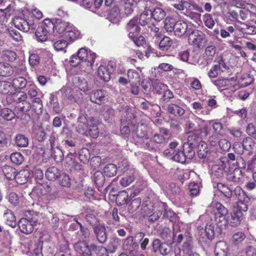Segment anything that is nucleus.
Wrapping results in <instances>:
<instances>
[{
    "label": "nucleus",
    "instance_id": "1",
    "mask_svg": "<svg viewBox=\"0 0 256 256\" xmlns=\"http://www.w3.org/2000/svg\"><path fill=\"white\" fill-rule=\"evenodd\" d=\"M40 216L37 212L27 210L24 212V217L18 222V227L20 232L25 234H31L34 228L39 223Z\"/></svg>",
    "mask_w": 256,
    "mask_h": 256
},
{
    "label": "nucleus",
    "instance_id": "2",
    "mask_svg": "<svg viewBox=\"0 0 256 256\" xmlns=\"http://www.w3.org/2000/svg\"><path fill=\"white\" fill-rule=\"evenodd\" d=\"M236 80V78L232 77L230 78H222L216 80H212L211 82L219 90L232 88V90L234 92L239 87H246L250 84V82L246 81V78H242L238 80L239 86L234 84Z\"/></svg>",
    "mask_w": 256,
    "mask_h": 256
},
{
    "label": "nucleus",
    "instance_id": "3",
    "mask_svg": "<svg viewBox=\"0 0 256 256\" xmlns=\"http://www.w3.org/2000/svg\"><path fill=\"white\" fill-rule=\"evenodd\" d=\"M76 54L82 61V70L88 73L91 72L96 57V54L90 51L88 52L86 49L82 48Z\"/></svg>",
    "mask_w": 256,
    "mask_h": 256
},
{
    "label": "nucleus",
    "instance_id": "4",
    "mask_svg": "<svg viewBox=\"0 0 256 256\" xmlns=\"http://www.w3.org/2000/svg\"><path fill=\"white\" fill-rule=\"evenodd\" d=\"M186 126L190 131L195 132L198 134L202 132L204 133L205 135L208 134L206 122L198 117L195 118L194 121H187Z\"/></svg>",
    "mask_w": 256,
    "mask_h": 256
},
{
    "label": "nucleus",
    "instance_id": "5",
    "mask_svg": "<svg viewBox=\"0 0 256 256\" xmlns=\"http://www.w3.org/2000/svg\"><path fill=\"white\" fill-rule=\"evenodd\" d=\"M9 98L12 100L13 102L16 103H22L23 106H20L21 111L23 112H26L28 111L31 108V104L30 102L26 100L28 98V95L26 92L23 91L18 92H14L10 95Z\"/></svg>",
    "mask_w": 256,
    "mask_h": 256
},
{
    "label": "nucleus",
    "instance_id": "6",
    "mask_svg": "<svg viewBox=\"0 0 256 256\" xmlns=\"http://www.w3.org/2000/svg\"><path fill=\"white\" fill-rule=\"evenodd\" d=\"M168 142V138L159 134H154L152 138L145 140V148L149 150H156L158 149L159 144H162Z\"/></svg>",
    "mask_w": 256,
    "mask_h": 256
},
{
    "label": "nucleus",
    "instance_id": "7",
    "mask_svg": "<svg viewBox=\"0 0 256 256\" xmlns=\"http://www.w3.org/2000/svg\"><path fill=\"white\" fill-rule=\"evenodd\" d=\"M188 41L190 44L200 48L206 43V35L202 32L194 30L189 34Z\"/></svg>",
    "mask_w": 256,
    "mask_h": 256
},
{
    "label": "nucleus",
    "instance_id": "8",
    "mask_svg": "<svg viewBox=\"0 0 256 256\" xmlns=\"http://www.w3.org/2000/svg\"><path fill=\"white\" fill-rule=\"evenodd\" d=\"M186 106V104L182 100L177 99L168 105L167 111L169 114L175 116H181L185 114Z\"/></svg>",
    "mask_w": 256,
    "mask_h": 256
},
{
    "label": "nucleus",
    "instance_id": "9",
    "mask_svg": "<svg viewBox=\"0 0 256 256\" xmlns=\"http://www.w3.org/2000/svg\"><path fill=\"white\" fill-rule=\"evenodd\" d=\"M132 134L134 138H138L137 142H142L145 147V140L148 138L147 136V126L142 124L134 125L132 130Z\"/></svg>",
    "mask_w": 256,
    "mask_h": 256
},
{
    "label": "nucleus",
    "instance_id": "10",
    "mask_svg": "<svg viewBox=\"0 0 256 256\" xmlns=\"http://www.w3.org/2000/svg\"><path fill=\"white\" fill-rule=\"evenodd\" d=\"M114 66V63L112 62H110L107 66H100L98 70L100 78L104 82H108L110 79V74L113 72Z\"/></svg>",
    "mask_w": 256,
    "mask_h": 256
},
{
    "label": "nucleus",
    "instance_id": "11",
    "mask_svg": "<svg viewBox=\"0 0 256 256\" xmlns=\"http://www.w3.org/2000/svg\"><path fill=\"white\" fill-rule=\"evenodd\" d=\"M107 92L102 90H92L90 94V100L92 102L98 104H104L108 98Z\"/></svg>",
    "mask_w": 256,
    "mask_h": 256
},
{
    "label": "nucleus",
    "instance_id": "12",
    "mask_svg": "<svg viewBox=\"0 0 256 256\" xmlns=\"http://www.w3.org/2000/svg\"><path fill=\"white\" fill-rule=\"evenodd\" d=\"M185 237L186 240L182 246V250L185 256H200L199 254L194 251L192 238L190 234L186 232Z\"/></svg>",
    "mask_w": 256,
    "mask_h": 256
},
{
    "label": "nucleus",
    "instance_id": "13",
    "mask_svg": "<svg viewBox=\"0 0 256 256\" xmlns=\"http://www.w3.org/2000/svg\"><path fill=\"white\" fill-rule=\"evenodd\" d=\"M14 24L18 29L26 32H28L30 29L36 28L33 21L30 20L27 21L22 18H16L14 20Z\"/></svg>",
    "mask_w": 256,
    "mask_h": 256
},
{
    "label": "nucleus",
    "instance_id": "14",
    "mask_svg": "<svg viewBox=\"0 0 256 256\" xmlns=\"http://www.w3.org/2000/svg\"><path fill=\"white\" fill-rule=\"evenodd\" d=\"M94 246H88L86 242H81L76 244L74 246L76 250L80 254L84 256H90Z\"/></svg>",
    "mask_w": 256,
    "mask_h": 256
},
{
    "label": "nucleus",
    "instance_id": "15",
    "mask_svg": "<svg viewBox=\"0 0 256 256\" xmlns=\"http://www.w3.org/2000/svg\"><path fill=\"white\" fill-rule=\"evenodd\" d=\"M216 256H230L227 244L224 241H219L216 244L214 248Z\"/></svg>",
    "mask_w": 256,
    "mask_h": 256
},
{
    "label": "nucleus",
    "instance_id": "16",
    "mask_svg": "<svg viewBox=\"0 0 256 256\" xmlns=\"http://www.w3.org/2000/svg\"><path fill=\"white\" fill-rule=\"evenodd\" d=\"M89 126V120L84 116H80L78 120L76 131L81 134L87 135V132Z\"/></svg>",
    "mask_w": 256,
    "mask_h": 256
},
{
    "label": "nucleus",
    "instance_id": "17",
    "mask_svg": "<svg viewBox=\"0 0 256 256\" xmlns=\"http://www.w3.org/2000/svg\"><path fill=\"white\" fill-rule=\"evenodd\" d=\"M94 232L98 240L100 243H104L106 239V229L105 226L101 224H97L94 228Z\"/></svg>",
    "mask_w": 256,
    "mask_h": 256
},
{
    "label": "nucleus",
    "instance_id": "18",
    "mask_svg": "<svg viewBox=\"0 0 256 256\" xmlns=\"http://www.w3.org/2000/svg\"><path fill=\"white\" fill-rule=\"evenodd\" d=\"M126 242L130 244V246H127L126 248L129 250L130 256H144L141 252L136 250V249L138 248V244L134 241L132 238H128Z\"/></svg>",
    "mask_w": 256,
    "mask_h": 256
},
{
    "label": "nucleus",
    "instance_id": "19",
    "mask_svg": "<svg viewBox=\"0 0 256 256\" xmlns=\"http://www.w3.org/2000/svg\"><path fill=\"white\" fill-rule=\"evenodd\" d=\"M188 29L187 23L183 20H179L176 22L174 32L178 37L184 36Z\"/></svg>",
    "mask_w": 256,
    "mask_h": 256
},
{
    "label": "nucleus",
    "instance_id": "20",
    "mask_svg": "<svg viewBox=\"0 0 256 256\" xmlns=\"http://www.w3.org/2000/svg\"><path fill=\"white\" fill-rule=\"evenodd\" d=\"M214 187L216 188L218 190L228 199L233 198V191L229 186L224 184L218 182L215 184Z\"/></svg>",
    "mask_w": 256,
    "mask_h": 256
},
{
    "label": "nucleus",
    "instance_id": "21",
    "mask_svg": "<svg viewBox=\"0 0 256 256\" xmlns=\"http://www.w3.org/2000/svg\"><path fill=\"white\" fill-rule=\"evenodd\" d=\"M67 30L64 33V37L70 42H73L80 38V32L72 25H70L67 28Z\"/></svg>",
    "mask_w": 256,
    "mask_h": 256
},
{
    "label": "nucleus",
    "instance_id": "22",
    "mask_svg": "<svg viewBox=\"0 0 256 256\" xmlns=\"http://www.w3.org/2000/svg\"><path fill=\"white\" fill-rule=\"evenodd\" d=\"M70 25V24L68 22L62 21L61 20H56L55 22L54 35L63 34L64 36V33Z\"/></svg>",
    "mask_w": 256,
    "mask_h": 256
},
{
    "label": "nucleus",
    "instance_id": "23",
    "mask_svg": "<svg viewBox=\"0 0 256 256\" xmlns=\"http://www.w3.org/2000/svg\"><path fill=\"white\" fill-rule=\"evenodd\" d=\"M127 30L129 32L128 37L130 35H134L138 34L140 31V28L138 25V18H134L128 22L126 27Z\"/></svg>",
    "mask_w": 256,
    "mask_h": 256
},
{
    "label": "nucleus",
    "instance_id": "24",
    "mask_svg": "<svg viewBox=\"0 0 256 256\" xmlns=\"http://www.w3.org/2000/svg\"><path fill=\"white\" fill-rule=\"evenodd\" d=\"M29 81L22 76L14 78L12 80V84L14 90H22L26 88Z\"/></svg>",
    "mask_w": 256,
    "mask_h": 256
},
{
    "label": "nucleus",
    "instance_id": "25",
    "mask_svg": "<svg viewBox=\"0 0 256 256\" xmlns=\"http://www.w3.org/2000/svg\"><path fill=\"white\" fill-rule=\"evenodd\" d=\"M243 216L244 214L240 213V212H237L234 210L230 217L228 216V224H230L232 226H238L242 222Z\"/></svg>",
    "mask_w": 256,
    "mask_h": 256
},
{
    "label": "nucleus",
    "instance_id": "26",
    "mask_svg": "<svg viewBox=\"0 0 256 256\" xmlns=\"http://www.w3.org/2000/svg\"><path fill=\"white\" fill-rule=\"evenodd\" d=\"M213 134L209 137L210 142H216L218 140V136L220 134L222 129V125L221 123L216 122L212 124Z\"/></svg>",
    "mask_w": 256,
    "mask_h": 256
},
{
    "label": "nucleus",
    "instance_id": "27",
    "mask_svg": "<svg viewBox=\"0 0 256 256\" xmlns=\"http://www.w3.org/2000/svg\"><path fill=\"white\" fill-rule=\"evenodd\" d=\"M228 212L215 213L214 220L218 226L222 228L228 224V216H226Z\"/></svg>",
    "mask_w": 256,
    "mask_h": 256
},
{
    "label": "nucleus",
    "instance_id": "28",
    "mask_svg": "<svg viewBox=\"0 0 256 256\" xmlns=\"http://www.w3.org/2000/svg\"><path fill=\"white\" fill-rule=\"evenodd\" d=\"M30 176V172L27 170H20L16 174V182L20 184H23L26 183Z\"/></svg>",
    "mask_w": 256,
    "mask_h": 256
},
{
    "label": "nucleus",
    "instance_id": "29",
    "mask_svg": "<svg viewBox=\"0 0 256 256\" xmlns=\"http://www.w3.org/2000/svg\"><path fill=\"white\" fill-rule=\"evenodd\" d=\"M4 218L6 224L12 228L16 226V218L12 211L9 209L5 210Z\"/></svg>",
    "mask_w": 256,
    "mask_h": 256
},
{
    "label": "nucleus",
    "instance_id": "30",
    "mask_svg": "<svg viewBox=\"0 0 256 256\" xmlns=\"http://www.w3.org/2000/svg\"><path fill=\"white\" fill-rule=\"evenodd\" d=\"M108 20L113 23H116L120 18V14L119 8L114 6L110 11L108 15Z\"/></svg>",
    "mask_w": 256,
    "mask_h": 256
},
{
    "label": "nucleus",
    "instance_id": "31",
    "mask_svg": "<svg viewBox=\"0 0 256 256\" xmlns=\"http://www.w3.org/2000/svg\"><path fill=\"white\" fill-rule=\"evenodd\" d=\"M152 18L156 21H160L166 16V12L161 8L156 7L153 10H150Z\"/></svg>",
    "mask_w": 256,
    "mask_h": 256
},
{
    "label": "nucleus",
    "instance_id": "32",
    "mask_svg": "<svg viewBox=\"0 0 256 256\" xmlns=\"http://www.w3.org/2000/svg\"><path fill=\"white\" fill-rule=\"evenodd\" d=\"M60 174L58 169L55 166H52L46 171L45 176L48 180L54 181L58 178Z\"/></svg>",
    "mask_w": 256,
    "mask_h": 256
},
{
    "label": "nucleus",
    "instance_id": "33",
    "mask_svg": "<svg viewBox=\"0 0 256 256\" xmlns=\"http://www.w3.org/2000/svg\"><path fill=\"white\" fill-rule=\"evenodd\" d=\"M13 86L12 82L6 81L0 82V94H12L13 93Z\"/></svg>",
    "mask_w": 256,
    "mask_h": 256
},
{
    "label": "nucleus",
    "instance_id": "34",
    "mask_svg": "<svg viewBox=\"0 0 256 256\" xmlns=\"http://www.w3.org/2000/svg\"><path fill=\"white\" fill-rule=\"evenodd\" d=\"M26 91L28 96H29L30 98H35L41 94L36 86L32 82H29L26 86Z\"/></svg>",
    "mask_w": 256,
    "mask_h": 256
},
{
    "label": "nucleus",
    "instance_id": "35",
    "mask_svg": "<svg viewBox=\"0 0 256 256\" xmlns=\"http://www.w3.org/2000/svg\"><path fill=\"white\" fill-rule=\"evenodd\" d=\"M40 58L36 51L31 50L29 52L28 62L31 67L35 68L40 63Z\"/></svg>",
    "mask_w": 256,
    "mask_h": 256
},
{
    "label": "nucleus",
    "instance_id": "36",
    "mask_svg": "<svg viewBox=\"0 0 256 256\" xmlns=\"http://www.w3.org/2000/svg\"><path fill=\"white\" fill-rule=\"evenodd\" d=\"M14 68L9 64L0 63V76H8L14 73Z\"/></svg>",
    "mask_w": 256,
    "mask_h": 256
},
{
    "label": "nucleus",
    "instance_id": "37",
    "mask_svg": "<svg viewBox=\"0 0 256 256\" xmlns=\"http://www.w3.org/2000/svg\"><path fill=\"white\" fill-rule=\"evenodd\" d=\"M194 112L198 114L208 115L210 114V110L208 108L204 109L202 104L198 102H194L192 104Z\"/></svg>",
    "mask_w": 256,
    "mask_h": 256
},
{
    "label": "nucleus",
    "instance_id": "38",
    "mask_svg": "<svg viewBox=\"0 0 256 256\" xmlns=\"http://www.w3.org/2000/svg\"><path fill=\"white\" fill-rule=\"evenodd\" d=\"M90 136L93 138H96L99 134V130L97 124L94 122L93 120L89 119V126L87 132Z\"/></svg>",
    "mask_w": 256,
    "mask_h": 256
},
{
    "label": "nucleus",
    "instance_id": "39",
    "mask_svg": "<svg viewBox=\"0 0 256 256\" xmlns=\"http://www.w3.org/2000/svg\"><path fill=\"white\" fill-rule=\"evenodd\" d=\"M2 170L4 175L8 180H13L16 178V170L14 168L5 165L2 167Z\"/></svg>",
    "mask_w": 256,
    "mask_h": 256
},
{
    "label": "nucleus",
    "instance_id": "40",
    "mask_svg": "<svg viewBox=\"0 0 256 256\" xmlns=\"http://www.w3.org/2000/svg\"><path fill=\"white\" fill-rule=\"evenodd\" d=\"M209 208H212L213 210L214 214L228 212V209L221 203L217 202H212L210 204Z\"/></svg>",
    "mask_w": 256,
    "mask_h": 256
},
{
    "label": "nucleus",
    "instance_id": "41",
    "mask_svg": "<svg viewBox=\"0 0 256 256\" xmlns=\"http://www.w3.org/2000/svg\"><path fill=\"white\" fill-rule=\"evenodd\" d=\"M15 144L18 147H26L28 144V138L22 134H17L14 138Z\"/></svg>",
    "mask_w": 256,
    "mask_h": 256
},
{
    "label": "nucleus",
    "instance_id": "42",
    "mask_svg": "<svg viewBox=\"0 0 256 256\" xmlns=\"http://www.w3.org/2000/svg\"><path fill=\"white\" fill-rule=\"evenodd\" d=\"M41 26L49 34H54L55 23L50 19H46Z\"/></svg>",
    "mask_w": 256,
    "mask_h": 256
},
{
    "label": "nucleus",
    "instance_id": "43",
    "mask_svg": "<svg viewBox=\"0 0 256 256\" xmlns=\"http://www.w3.org/2000/svg\"><path fill=\"white\" fill-rule=\"evenodd\" d=\"M136 0H126L124 2V12L126 16L131 14L134 12V8L136 6Z\"/></svg>",
    "mask_w": 256,
    "mask_h": 256
},
{
    "label": "nucleus",
    "instance_id": "44",
    "mask_svg": "<svg viewBox=\"0 0 256 256\" xmlns=\"http://www.w3.org/2000/svg\"><path fill=\"white\" fill-rule=\"evenodd\" d=\"M173 44V40L168 36H164L159 43V48L162 50H168Z\"/></svg>",
    "mask_w": 256,
    "mask_h": 256
},
{
    "label": "nucleus",
    "instance_id": "45",
    "mask_svg": "<svg viewBox=\"0 0 256 256\" xmlns=\"http://www.w3.org/2000/svg\"><path fill=\"white\" fill-rule=\"evenodd\" d=\"M152 17L150 14V10H145L140 16V24L145 26L150 23Z\"/></svg>",
    "mask_w": 256,
    "mask_h": 256
},
{
    "label": "nucleus",
    "instance_id": "46",
    "mask_svg": "<svg viewBox=\"0 0 256 256\" xmlns=\"http://www.w3.org/2000/svg\"><path fill=\"white\" fill-rule=\"evenodd\" d=\"M128 198V192L125 190H122L118 194L116 202L118 206H122L127 203Z\"/></svg>",
    "mask_w": 256,
    "mask_h": 256
},
{
    "label": "nucleus",
    "instance_id": "47",
    "mask_svg": "<svg viewBox=\"0 0 256 256\" xmlns=\"http://www.w3.org/2000/svg\"><path fill=\"white\" fill-rule=\"evenodd\" d=\"M246 237V236L244 232H238L233 234L231 240L232 244L238 246L245 240Z\"/></svg>",
    "mask_w": 256,
    "mask_h": 256
},
{
    "label": "nucleus",
    "instance_id": "48",
    "mask_svg": "<svg viewBox=\"0 0 256 256\" xmlns=\"http://www.w3.org/2000/svg\"><path fill=\"white\" fill-rule=\"evenodd\" d=\"M48 34L42 27L40 26L36 30V36L38 42H46L48 38Z\"/></svg>",
    "mask_w": 256,
    "mask_h": 256
},
{
    "label": "nucleus",
    "instance_id": "49",
    "mask_svg": "<svg viewBox=\"0 0 256 256\" xmlns=\"http://www.w3.org/2000/svg\"><path fill=\"white\" fill-rule=\"evenodd\" d=\"M9 140L7 135L0 130V152L4 151L8 147Z\"/></svg>",
    "mask_w": 256,
    "mask_h": 256
},
{
    "label": "nucleus",
    "instance_id": "50",
    "mask_svg": "<svg viewBox=\"0 0 256 256\" xmlns=\"http://www.w3.org/2000/svg\"><path fill=\"white\" fill-rule=\"evenodd\" d=\"M198 157L201 158H205L208 152L206 144L203 141L200 142L198 144Z\"/></svg>",
    "mask_w": 256,
    "mask_h": 256
},
{
    "label": "nucleus",
    "instance_id": "51",
    "mask_svg": "<svg viewBox=\"0 0 256 256\" xmlns=\"http://www.w3.org/2000/svg\"><path fill=\"white\" fill-rule=\"evenodd\" d=\"M169 158L176 162L182 164L184 163L186 160L184 153L182 150H178L172 153V156Z\"/></svg>",
    "mask_w": 256,
    "mask_h": 256
},
{
    "label": "nucleus",
    "instance_id": "52",
    "mask_svg": "<svg viewBox=\"0 0 256 256\" xmlns=\"http://www.w3.org/2000/svg\"><path fill=\"white\" fill-rule=\"evenodd\" d=\"M90 256H108L107 250L103 246H94Z\"/></svg>",
    "mask_w": 256,
    "mask_h": 256
},
{
    "label": "nucleus",
    "instance_id": "53",
    "mask_svg": "<svg viewBox=\"0 0 256 256\" xmlns=\"http://www.w3.org/2000/svg\"><path fill=\"white\" fill-rule=\"evenodd\" d=\"M192 146H189L188 144H184V153L186 160H192L195 155Z\"/></svg>",
    "mask_w": 256,
    "mask_h": 256
},
{
    "label": "nucleus",
    "instance_id": "54",
    "mask_svg": "<svg viewBox=\"0 0 256 256\" xmlns=\"http://www.w3.org/2000/svg\"><path fill=\"white\" fill-rule=\"evenodd\" d=\"M116 172L117 168L115 164H112L106 165L104 169V174L108 177L114 176L116 174Z\"/></svg>",
    "mask_w": 256,
    "mask_h": 256
},
{
    "label": "nucleus",
    "instance_id": "55",
    "mask_svg": "<svg viewBox=\"0 0 256 256\" xmlns=\"http://www.w3.org/2000/svg\"><path fill=\"white\" fill-rule=\"evenodd\" d=\"M242 146L246 150L250 152V154H252V150L254 149L255 142L250 138H244L242 142Z\"/></svg>",
    "mask_w": 256,
    "mask_h": 256
},
{
    "label": "nucleus",
    "instance_id": "56",
    "mask_svg": "<svg viewBox=\"0 0 256 256\" xmlns=\"http://www.w3.org/2000/svg\"><path fill=\"white\" fill-rule=\"evenodd\" d=\"M136 238H138L140 245V248L142 250H146V246L149 243V239L145 238V234L144 232H138L135 235Z\"/></svg>",
    "mask_w": 256,
    "mask_h": 256
},
{
    "label": "nucleus",
    "instance_id": "57",
    "mask_svg": "<svg viewBox=\"0 0 256 256\" xmlns=\"http://www.w3.org/2000/svg\"><path fill=\"white\" fill-rule=\"evenodd\" d=\"M135 180L134 176L133 174L126 175L122 178L120 180V184L122 187H126L132 184Z\"/></svg>",
    "mask_w": 256,
    "mask_h": 256
},
{
    "label": "nucleus",
    "instance_id": "58",
    "mask_svg": "<svg viewBox=\"0 0 256 256\" xmlns=\"http://www.w3.org/2000/svg\"><path fill=\"white\" fill-rule=\"evenodd\" d=\"M176 22H175V20L174 18H166L164 21V28L168 32H174Z\"/></svg>",
    "mask_w": 256,
    "mask_h": 256
},
{
    "label": "nucleus",
    "instance_id": "59",
    "mask_svg": "<svg viewBox=\"0 0 256 256\" xmlns=\"http://www.w3.org/2000/svg\"><path fill=\"white\" fill-rule=\"evenodd\" d=\"M59 184L62 186L70 187L71 180L69 176L65 173L60 174L59 176Z\"/></svg>",
    "mask_w": 256,
    "mask_h": 256
},
{
    "label": "nucleus",
    "instance_id": "60",
    "mask_svg": "<svg viewBox=\"0 0 256 256\" xmlns=\"http://www.w3.org/2000/svg\"><path fill=\"white\" fill-rule=\"evenodd\" d=\"M141 204V198H136L133 199L130 204L128 206V210L130 212L132 213L136 211Z\"/></svg>",
    "mask_w": 256,
    "mask_h": 256
},
{
    "label": "nucleus",
    "instance_id": "61",
    "mask_svg": "<svg viewBox=\"0 0 256 256\" xmlns=\"http://www.w3.org/2000/svg\"><path fill=\"white\" fill-rule=\"evenodd\" d=\"M12 162L16 164L20 165L24 162V156L20 152H16L12 153L10 156Z\"/></svg>",
    "mask_w": 256,
    "mask_h": 256
},
{
    "label": "nucleus",
    "instance_id": "62",
    "mask_svg": "<svg viewBox=\"0 0 256 256\" xmlns=\"http://www.w3.org/2000/svg\"><path fill=\"white\" fill-rule=\"evenodd\" d=\"M76 84L77 87L82 91L86 92L88 90V86L87 82L84 78H75Z\"/></svg>",
    "mask_w": 256,
    "mask_h": 256
},
{
    "label": "nucleus",
    "instance_id": "63",
    "mask_svg": "<svg viewBox=\"0 0 256 256\" xmlns=\"http://www.w3.org/2000/svg\"><path fill=\"white\" fill-rule=\"evenodd\" d=\"M224 173V170L218 165H214L212 167L211 174L213 176L220 178L222 176Z\"/></svg>",
    "mask_w": 256,
    "mask_h": 256
},
{
    "label": "nucleus",
    "instance_id": "64",
    "mask_svg": "<svg viewBox=\"0 0 256 256\" xmlns=\"http://www.w3.org/2000/svg\"><path fill=\"white\" fill-rule=\"evenodd\" d=\"M163 215V208L160 207L154 210L148 217L150 222H154L159 220Z\"/></svg>",
    "mask_w": 256,
    "mask_h": 256
}]
</instances>
